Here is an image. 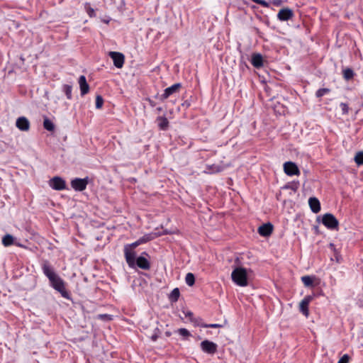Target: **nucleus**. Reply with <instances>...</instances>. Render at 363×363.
Here are the masks:
<instances>
[{
	"label": "nucleus",
	"mask_w": 363,
	"mask_h": 363,
	"mask_svg": "<svg viewBox=\"0 0 363 363\" xmlns=\"http://www.w3.org/2000/svg\"><path fill=\"white\" fill-rule=\"evenodd\" d=\"M42 269L44 274L48 278L50 285L63 297L67 298L68 293L65 289L64 281L55 272L48 262H43Z\"/></svg>",
	"instance_id": "f257e3e1"
},
{
	"label": "nucleus",
	"mask_w": 363,
	"mask_h": 363,
	"mask_svg": "<svg viewBox=\"0 0 363 363\" xmlns=\"http://www.w3.org/2000/svg\"><path fill=\"white\" fill-rule=\"evenodd\" d=\"M251 271L244 267H235L231 273L233 281L241 287L247 286L249 284Z\"/></svg>",
	"instance_id": "f03ea898"
},
{
	"label": "nucleus",
	"mask_w": 363,
	"mask_h": 363,
	"mask_svg": "<svg viewBox=\"0 0 363 363\" xmlns=\"http://www.w3.org/2000/svg\"><path fill=\"white\" fill-rule=\"evenodd\" d=\"M322 223L326 228L331 230L337 228L339 225L338 220L331 213L324 214L322 218Z\"/></svg>",
	"instance_id": "7ed1b4c3"
},
{
	"label": "nucleus",
	"mask_w": 363,
	"mask_h": 363,
	"mask_svg": "<svg viewBox=\"0 0 363 363\" xmlns=\"http://www.w3.org/2000/svg\"><path fill=\"white\" fill-rule=\"evenodd\" d=\"M284 172L288 176H298L301 173L298 166L293 162H286L284 164Z\"/></svg>",
	"instance_id": "20e7f679"
},
{
	"label": "nucleus",
	"mask_w": 363,
	"mask_h": 363,
	"mask_svg": "<svg viewBox=\"0 0 363 363\" xmlns=\"http://www.w3.org/2000/svg\"><path fill=\"white\" fill-rule=\"evenodd\" d=\"M49 184L55 190L60 191L66 189L65 181L60 177H54L50 180Z\"/></svg>",
	"instance_id": "39448f33"
},
{
	"label": "nucleus",
	"mask_w": 363,
	"mask_h": 363,
	"mask_svg": "<svg viewBox=\"0 0 363 363\" xmlns=\"http://www.w3.org/2000/svg\"><path fill=\"white\" fill-rule=\"evenodd\" d=\"M181 87L182 84L180 83H177L169 87L166 88L164 91V93L160 96V99L161 101L167 99L169 96L178 92Z\"/></svg>",
	"instance_id": "423d86ee"
},
{
	"label": "nucleus",
	"mask_w": 363,
	"mask_h": 363,
	"mask_svg": "<svg viewBox=\"0 0 363 363\" xmlns=\"http://www.w3.org/2000/svg\"><path fill=\"white\" fill-rule=\"evenodd\" d=\"M124 254L128 266L131 268L135 267V252L134 250L124 247Z\"/></svg>",
	"instance_id": "0eeeda50"
},
{
	"label": "nucleus",
	"mask_w": 363,
	"mask_h": 363,
	"mask_svg": "<svg viewBox=\"0 0 363 363\" xmlns=\"http://www.w3.org/2000/svg\"><path fill=\"white\" fill-rule=\"evenodd\" d=\"M109 56L112 58L113 61V65L117 68H121L124 64L125 57L124 55L118 52H110Z\"/></svg>",
	"instance_id": "6e6552de"
},
{
	"label": "nucleus",
	"mask_w": 363,
	"mask_h": 363,
	"mask_svg": "<svg viewBox=\"0 0 363 363\" xmlns=\"http://www.w3.org/2000/svg\"><path fill=\"white\" fill-rule=\"evenodd\" d=\"M88 184V179H79L76 178L71 182V186L75 190L78 191H82L84 190L86 187V185Z\"/></svg>",
	"instance_id": "1a4fd4ad"
},
{
	"label": "nucleus",
	"mask_w": 363,
	"mask_h": 363,
	"mask_svg": "<svg viewBox=\"0 0 363 363\" xmlns=\"http://www.w3.org/2000/svg\"><path fill=\"white\" fill-rule=\"evenodd\" d=\"M313 299V296H306L301 301L299 304V311L302 313L305 316H308V305Z\"/></svg>",
	"instance_id": "9d476101"
},
{
	"label": "nucleus",
	"mask_w": 363,
	"mask_h": 363,
	"mask_svg": "<svg viewBox=\"0 0 363 363\" xmlns=\"http://www.w3.org/2000/svg\"><path fill=\"white\" fill-rule=\"evenodd\" d=\"M202 350L208 354H214L216 351L217 345L209 340H203L201 343Z\"/></svg>",
	"instance_id": "9b49d317"
},
{
	"label": "nucleus",
	"mask_w": 363,
	"mask_h": 363,
	"mask_svg": "<svg viewBox=\"0 0 363 363\" xmlns=\"http://www.w3.org/2000/svg\"><path fill=\"white\" fill-rule=\"evenodd\" d=\"M293 16V11L289 9H282L277 13L278 19L281 21H288Z\"/></svg>",
	"instance_id": "f8f14e48"
},
{
	"label": "nucleus",
	"mask_w": 363,
	"mask_h": 363,
	"mask_svg": "<svg viewBox=\"0 0 363 363\" xmlns=\"http://www.w3.org/2000/svg\"><path fill=\"white\" fill-rule=\"evenodd\" d=\"M273 225L270 223L262 225L258 228V233L260 235L267 237L272 234Z\"/></svg>",
	"instance_id": "ddd939ff"
},
{
	"label": "nucleus",
	"mask_w": 363,
	"mask_h": 363,
	"mask_svg": "<svg viewBox=\"0 0 363 363\" xmlns=\"http://www.w3.org/2000/svg\"><path fill=\"white\" fill-rule=\"evenodd\" d=\"M16 127L23 131H27L29 130L30 123L26 117H20L17 119L16 123Z\"/></svg>",
	"instance_id": "4468645a"
},
{
	"label": "nucleus",
	"mask_w": 363,
	"mask_h": 363,
	"mask_svg": "<svg viewBox=\"0 0 363 363\" xmlns=\"http://www.w3.org/2000/svg\"><path fill=\"white\" fill-rule=\"evenodd\" d=\"M135 266L145 270H148L150 268L149 261L143 256H140L135 259Z\"/></svg>",
	"instance_id": "2eb2a0df"
},
{
	"label": "nucleus",
	"mask_w": 363,
	"mask_h": 363,
	"mask_svg": "<svg viewBox=\"0 0 363 363\" xmlns=\"http://www.w3.org/2000/svg\"><path fill=\"white\" fill-rule=\"evenodd\" d=\"M81 95L86 94L89 91V86L86 82V77L84 75L80 76L79 79Z\"/></svg>",
	"instance_id": "dca6fc26"
},
{
	"label": "nucleus",
	"mask_w": 363,
	"mask_h": 363,
	"mask_svg": "<svg viewBox=\"0 0 363 363\" xmlns=\"http://www.w3.org/2000/svg\"><path fill=\"white\" fill-rule=\"evenodd\" d=\"M308 204L313 213H317L320 211V203L318 199L315 197L310 198L308 200Z\"/></svg>",
	"instance_id": "f3484780"
},
{
	"label": "nucleus",
	"mask_w": 363,
	"mask_h": 363,
	"mask_svg": "<svg viewBox=\"0 0 363 363\" xmlns=\"http://www.w3.org/2000/svg\"><path fill=\"white\" fill-rule=\"evenodd\" d=\"M251 63L256 68L261 67L263 65L262 56L259 53L252 55V59H251Z\"/></svg>",
	"instance_id": "a211bd4d"
},
{
	"label": "nucleus",
	"mask_w": 363,
	"mask_h": 363,
	"mask_svg": "<svg viewBox=\"0 0 363 363\" xmlns=\"http://www.w3.org/2000/svg\"><path fill=\"white\" fill-rule=\"evenodd\" d=\"M158 126L161 130H166L168 127L169 122L165 117L160 116L157 118Z\"/></svg>",
	"instance_id": "6ab92c4d"
},
{
	"label": "nucleus",
	"mask_w": 363,
	"mask_h": 363,
	"mask_svg": "<svg viewBox=\"0 0 363 363\" xmlns=\"http://www.w3.org/2000/svg\"><path fill=\"white\" fill-rule=\"evenodd\" d=\"M43 127L48 131H53L55 130L54 123L47 117L44 118Z\"/></svg>",
	"instance_id": "aec40b11"
},
{
	"label": "nucleus",
	"mask_w": 363,
	"mask_h": 363,
	"mask_svg": "<svg viewBox=\"0 0 363 363\" xmlns=\"http://www.w3.org/2000/svg\"><path fill=\"white\" fill-rule=\"evenodd\" d=\"M13 237L9 234L6 235L2 238V243L4 246L8 247L13 244Z\"/></svg>",
	"instance_id": "412c9836"
},
{
	"label": "nucleus",
	"mask_w": 363,
	"mask_h": 363,
	"mask_svg": "<svg viewBox=\"0 0 363 363\" xmlns=\"http://www.w3.org/2000/svg\"><path fill=\"white\" fill-rule=\"evenodd\" d=\"M179 294H180V293H179V289H177V288L174 289L169 295V300L172 302H176L179 297Z\"/></svg>",
	"instance_id": "4be33fe9"
},
{
	"label": "nucleus",
	"mask_w": 363,
	"mask_h": 363,
	"mask_svg": "<svg viewBox=\"0 0 363 363\" xmlns=\"http://www.w3.org/2000/svg\"><path fill=\"white\" fill-rule=\"evenodd\" d=\"M354 160L358 165H363V151L357 152L354 156Z\"/></svg>",
	"instance_id": "5701e85b"
},
{
	"label": "nucleus",
	"mask_w": 363,
	"mask_h": 363,
	"mask_svg": "<svg viewBox=\"0 0 363 363\" xmlns=\"http://www.w3.org/2000/svg\"><path fill=\"white\" fill-rule=\"evenodd\" d=\"M301 281L306 286H311L313 285V278L310 276H303L301 277Z\"/></svg>",
	"instance_id": "b1692460"
},
{
	"label": "nucleus",
	"mask_w": 363,
	"mask_h": 363,
	"mask_svg": "<svg viewBox=\"0 0 363 363\" xmlns=\"http://www.w3.org/2000/svg\"><path fill=\"white\" fill-rule=\"evenodd\" d=\"M185 281L187 285L191 286L194 284L195 277L192 273H188L186 275Z\"/></svg>",
	"instance_id": "393cba45"
},
{
	"label": "nucleus",
	"mask_w": 363,
	"mask_h": 363,
	"mask_svg": "<svg viewBox=\"0 0 363 363\" xmlns=\"http://www.w3.org/2000/svg\"><path fill=\"white\" fill-rule=\"evenodd\" d=\"M343 77L346 80L351 79L354 77V72L350 68H347L343 70Z\"/></svg>",
	"instance_id": "a878e982"
},
{
	"label": "nucleus",
	"mask_w": 363,
	"mask_h": 363,
	"mask_svg": "<svg viewBox=\"0 0 363 363\" xmlns=\"http://www.w3.org/2000/svg\"><path fill=\"white\" fill-rule=\"evenodd\" d=\"M153 238H154V235L152 234H147V235H145L144 236H143L142 238L138 239V241H139V243L141 245V244L146 243L150 240H152Z\"/></svg>",
	"instance_id": "bb28decb"
},
{
	"label": "nucleus",
	"mask_w": 363,
	"mask_h": 363,
	"mask_svg": "<svg viewBox=\"0 0 363 363\" xmlns=\"http://www.w3.org/2000/svg\"><path fill=\"white\" fill-rule=\"evenodd\" d=\"M63 91L68 99L72 98V86L69 84H65L63 86Z\"/></svg>",
	"instance_id": "cd10ccee"
},
{
	"label": "nucleus",
	"mask_w": 363,
	"mask_h": 363,
	"mask_svg": "<svg viewBox=\"0 0 363 363\" xmlns=\"http://www.w3.org/2000/svg\"><path fill=\"white\" fill-rule=\"evenodd\" d=\"M85 10L89 17L92 18L95 16V11L90 6V4L86 3L84 6Z\"/></svg>",
	"instance_id": "c85d7f7f"
},
{
	"label": "nucleus",
	"mask_w": 363,
	"mask_h": 363,
	"mask_svg": "<svg viewBox=\"0 0 363 363\" xmlns=\"http://www.w3.org/2000/svg\"><path fill=\"white\" fill-rule=\"evenodd\" d=\"M104 99L100 95H97L96 97V108H101L103 106Z\"/></svg>",
	"instance_id": "c756f323"
},
{
	"label": "nucleus",
	"mask_w": 363,
	"mask_h": 363,
	"mask_svg": "<svg viewBox=\"0 0 363 363\" xmlns=\"http://www.w3.org/2000/svg\"><path fill=\"white\" fill-rule=\"evenodd\" d=\"M178 333L180 335L187 337L191 335L189 331L185 328H180L178 330Z\"/></svg>",
	"instance_id": "7c9ffc66"
},
{
	"label": "nucleus",
	"mask_w": 363,
	"mask_h": 363,
	"mask_svg": "<svg viewBox=\"0 0 363 363\" xmlns=\"http://www.w3.org/2000/svg\"><path fill=\"white\" fill-rule=\"evenodd\" d=\"M98 318L102 320L108 321L112 320V315L109 314H99Z\"/></svg>",
	"instance_id": "2f4dec72"
},
{
	"label": "nucleus",
	"mask_w": 363,
	"mask_h": 363,
	"mask_svg": "<svg viewBox=\"0 0 363 363\" xmlns=\"http://www.w3.org/2000/svg\"><path fill=\"white\" fill-rule=\"evenodd\" d=\"M328 92H329V89H319L316 91L315 94H316L317 97H321V96H324L325 94H326Z\"/></svg>",
	"instance_id": "473e14b6"
},
{
	"label": "nucleus",
	"mask_w": 363,
	"mask_h": 363,
	"mask_svg": "<svg viewBox=\"0 0 363 363\" xmlns=\"http://www.w3.org/2000/svg\"><path fill=\"white\" fill-rule=\"evenodd\" d=\"M340 106L342 110V114L345 115L347 114L349 112V107L347 104L345 103H340Z\"/></svg>",
	"instance_id": "72a5a7b5"
},
{
	"label": "nucleus",
	"mask_w": 363,
	"mask_h": 363,
	"mask_svg": "<svg viewBox=\"0 0 363 363\" xmlns=\"http://www.w3.org/2000/svg\"><path fill=\"white\" fill-rule=\"evenodd\" d=\"M350 357L348 354H344L338 361L337 363H349Z\"/></svg>",
	"instance_id": "f704fd0d"
},
{
	"label": "nucleus",
	"mask_w": 363,
	"mask_h": 363,
	"mask_svg": "<svg viewBox=\"0 0 363 363\" xmlns=\"http://www.w3.org/2000/svg\"><path fill=\"white\" fill-rule=\"evenodd\" d=\"M252 1L253 2H255L257 4L262 5V6L266 7V8L269 6V4L264 0H252Z\"/></svg>",
	"instance_id": "c9c22d12"
},
{
	"label": "nucleus",
	"mask_w": 363,
	"mask_h": 363,
	"mask_svg": "<svg viewBox=\"0 0 363 363\" xmlns=\"http://www.w3.org/2000/svg\"><path fill=\"white\" fill-rule=\"evenodd\" d=\"M140 244L139 243V241L138 240L131 244H129V245H126L125 246V247H128L129 249H132V250H134L135 248H136L138 246H139Z\"/></svg>",
	"instance_id": "e433bc0d"
},
{
	"label": "nucleus",
	"mask_w": 363,
	"mask_h": 363,
	"mask_svg": "<svg viewBox=\"0 0 363 363\" xmlns=\"http://www.w3.org/2000/svg\"><path fill=\"white\" fill-rule=\"evenodd\" d=\"M299 186V182L298 181H294L290 185L289 188L293 189L294 191H296L298 189Z\"/></svg>",
	"instance_id": "4c0bfd02"
},
{
	"label": "nucleus",
	"mask_w": 363,
	"mask_h": 363,
	"mask_svg": "<svg viewBox=\"0 0 363 363\" xmlns=\"http://www.w3.org/2000/svg\"><path fill=\"white\" fill-rule=\"evenodd\" d=\"M202 327L203 328H220L223 325L220 324H202Z\"/></svg>",
	"instance_id": "58836bf2"
},
{
	"label": "nucleus",
	"mask_w": 363,
	"mask_h": 363,
	"mask_svg": "<svg viewBox=\"0 0 363 363\" xmlns=\"http://www.w3.org/2000/svg\"><path fill=\"white\" fill-rule=\"evenodd\" d=\"M159 333H160V330L158 328H156L155 329V333L151 336V339L153 340V341H156L157 339L158 338V336H159Z\"/></svg>",
	"instance_id": "ea45409f"
},
{
	"label": "nucleus",
	"mask_w": 363,
	"mask_h": 363,
	"mask_svg": "<svg viewBox=\"0 0 363 363\" xmlns=\"http://www.w3.org/2000/svg\"><path fill=\"white\" fill-rule=\"evenodd\" d=\"M185 317L189 318L191 320V317L193 316V313L191 311L184 312Z\"/></svg>",
	"instance_id": "a19ab883"
},
{
	"label": "nucleus",
	"mask_w": 363,
	"mask_h": 363,
	"mask_svg": "<svg viewBox=\"0 0 363 363\" xmlns=\"http://www.w3.org/2000/svg\"><path fill=\"white\" fill-rule=\"evenodd\" d=\"M273 3H274V5L279 6V5L281 4V1L280 0H274L273 1Z\"/></svg>",
	"instance_id": "79ce46f5"
},
{
	"label": "nucleus",
	"mask_w": 363,
	"mask_h": 363,
	"mask_svg": "<svg viewBox=\"0 0 363 363\" xmlns=\"http://www.w3.org/2000/svg\"><path fill=\"white\" fill-rule=\"evenodd\" d=\"M148 101H149L150 105L151 106H155V101H152V100H151V99H149Z\"/></svg>",
	"instance_id": "37998d69"
},
{
	"label": "nucleus",
	"mask_w": 363,
	"mask_h": 363,
	"mask_svg": "<svg viewBox=\"0 0 363 363\" xmlns=\"http://www.w3.org/2000/svg\"><path fill=\"white\" fill-rule=\"evenodd\" d=\"M157 111H162V108L161 107L157 108Z\"/></svg>",
	"instance_id": "c03bdc74"
},
{
	"label": "nucleus",
	"mask_w": 363,
	"mask_h": 363,
	"mask_svg": "<svg viewBox=\"0 0 363 363\" xmlns=\"http://www.w3.org/2000/svg\"><path fill=\"white\" fill-rule=\"evenodd\" d=\"M166 334H167V336L170 335L169 333H166Z\"/></svg>",
	"instance_id": "a18cd8bd"
},
{
	"label": "nucleus",
	"mask_w": 363,
	"mask_h": 363,
	"mask_svg": "<svg viewBox=\"0 0 363 363\" xmlns=\"http://www.w3.org/2000/svg\"><path fill=\"white\" fill-rule=\"evenodd\" d=\"M143 255H147V253L146 252H143Z\"/></svg>",
	"instance_id": "49530a36"
},
{
	"label": "nucleus",
	"mask_w": 363,
	"mask_h": 363,
	"mask_svg": "<svg viewBox=\"0 0 363 363\" xmlns=\"http://www.w3.org/2000/svg\"><path fill=\"white\" fill-rule=\"evenodd\" d=\"M362 106H363V103H362Z\"/></svg>",
	"instance_id": "de8ad7c7"
}]
</instances>
